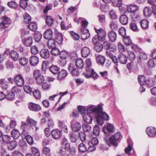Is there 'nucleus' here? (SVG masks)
<instances>
[{
  "label": "nucleus",
  "mask_w": 156,
  "mask_h": 156,
  "mask_svg": "<svg viewBox=\"0 0 156 156\" xmlns=\"http://www.w3.org/2000/svg\"><path fill=\"white\" fill-rule=\"evenodd\" d=\"M122 138L120 133L118 132L110 138L105 137L104 140L107 145H110L111 144L115 147H117L118 143L120 142Z\"/></svg>",
  "instance_id": "obj_1"
},
{
  "label": "nucleus",
  "mask_w": 156,
  "mask_h": 156,
  "mask_svg": "<svg viewBox=\"0 0 156 156\" xmlns=\"http://www.w3.org/2000/svg\"><path fill=\"white\" fill-rule=\"evenodd\" d=\"M96 117L98 123L100 125L103 124L104 120L108 121L109 119V115L105 112H102V110L98 113Z\"/></svg>",
  "instance_id": "obj_2"
},
{
  "label": "nucleus",
  "mask_w": 156,
  "mask_h": 156,
  "mask_svg": "<svg viewBox=\"0 0 156 156\" xmlns=\"http://www.w3.org/2000/svg\"><path fill=\"white\" fill-rule=\"evenodd\" d=\"M102 110H103V108L100 105H98L97 106H95L94 105L90 106L86 109V111L87 113H93L94 115H96V116L97 115L98 113L100 112Z\"/></svg>",
  "instance_id": "obj_3"
},
{
  "label": "nucleus",
  "mask_w": 156,
  "mask_h": 156,
  "mask_svg": "<svg viewBox=\"0 0 156 156\" xmlns=\"http://www.w3.org/2000/svg\"><path fill=\"white\" fill-rule=\"evenodd\" d=\"M34 77L36 82L38 84H41L44 81V77L42 75L41 71L38 70H35L33 72Z\"/></svg>",
  "instance_id": "obj_4"
},
{
  "label": "nucleus",
  "mask_w": 156,
  "mask_h": 156,
  "mask_svg": "<svg viewBox=\"0 0 156 156\" xmlns=\"http://www.w3.org/2000/svg\"><path fill=\"white\" fill-rule=\"evenodd\" d=\"M115 130V127L111 124H108L106 126H104L103 128V131L105 136V137H106L111 135Z\"/></svg>",
  "instance_id": "obj_5"
},
{
  "label": "nucleus",
  "mask_w": 156,
  "mask_h": 156,
  "mask_svg": "<svg viewBox=\"0 0 156 156\" xmlns=\"http://www.w3.org/2000/svg\"><path fill=\"white\" fill-rule=\"evenodd\" d=\"M94 29L97 34V35L98 37L99 41L100 42L104 41L105 40L106 37L105 31L101 28L97 29L94 27Z\"/></svg>",
  "instance_id": "obj_6"
},
{
  "label": "nucleus",
  "mask_w": 156,
  "mask_h": 156,
  "mask_svg": "<svg viewBox=\"0 0 156 156\" xmlns=\"http://www.w3.org/2000/svg\"><path fill=\"white\" fill-rule=\"evenodd\" d=\"M14 81L16 84L19 87H22L24 85V80L23 76L20 74L15 75Z\"/></svg>",
  "instance_id": "obj_7"
},
{
  "label": "nucleus",
  "mask_w": 156,
  "mask_h": 156,
  "mask_svg": "<svg viewBox=\"0 0 156 156\" xmlns=\"http://www.w3.org/2000/svg\"><path fill=\"white\" fill-rule=\"evenodd\" d=\"M83 75L87 78L92 77L94 80L98 79L99 77V75L94 71V69H92L86 71L85 73H83Z\"/></svg>",
  "instance_id": "obj_8"
},
{
  "label": "nucleus",
  "mask_w": 156,
  "mask_h": 156,
  "mask_svg": "<svg viewBox=\"0 0 156 156\" xmlns=\"http://www.w3.org/2000/svg\"><path fill=\"white\" fill-rule=\"evenodd\" d=\"M68 69L73 76H77L79 75L80 73L78 69L75 68L74 64L72 63H70L69 65Z\"/></svg>",
  "instance_id": "obj_9"
},
{
  "label": "nucleus",
  "mask_w": 156,
  "mask_h": 156,
  "mask_svg": "<svg viewBox=\"0 0 156 156\" xmlns=\"http://www.w3.org/2000/svg\"><path fill=\"white\" fill-rule=\"evenodd\" d=\"M11 20L9 18L5 16L2 22L0 23V29L8 27L9 24L11 23Z\"/></svg>",
  "instance_id": "obj_10"
},
{
  "label": "nucleus",
  "mask_w": 156,
  "mask_h": 156,
  "mask_svg": "<svg viewBox=\"0 0 156 156\" xmlns=\"http://www.w3.org/2000/svg\"><path fill=\"white\" fill-rule=\"evenodd\" d=\"M108 37L110 41L114 42L116 40L117 34L115 31L110 30L108 33Z\"/></svg>",
  "instance_id": "obj_11"
},
{
  "label": "nucleus",
  "mask_w": 156,
  "mask_h": 156,
  "mask_svg": "<svg viewBox=\"0 0 156 156\" xmlns=\"http://www.w3.org/2000/svg\"><path fill=\"white\" fill-rule=\"evenodd\" d=\"M28 108L30 110L34 112H38L41 109L39 105L32 102L29 103Z\"/></svg>",
  "instance_id": "obj_12"
},
{
  "label": "nucleus",
  "mask_w": 156,
  "mask_h": 156,
  "mask_svg": "<svg viewBox=\"0 0 156 156\" xmlns=\"http://www.w3.org/2000/svg\"><path fill=\"white\" fill-rule=\"evenodd\" d=\"M41 57L45 59H48L50 55L49 50L47 49H43L41 50L39 52Z\"/></svg>",
  "instance_id": "obj_13"
},
{
  "label": "nucleus",
  "mask_w": 156,
  "mask_h": 156,
  "mask_svg": "<svg viewBox=\"0 0 156 156\" xmlns=\"http://www.w3.org/2000/svg\"><path fill=\"white\" fill-rule=\"evenodd\" d=\"M39 59L38 57L36 56H31L29 59L30 65L32 66H36L39 62Z\"/></svg>",
  "instance_id": "obj_14"
},
{
  "label": "nucleus",
  "mask_w": 156,
  "mask_h": 156,
  "mask_svg": "<svg viewBox=\"0 0 156 156\" xmlns=\"http://www.w3.org/2000/svg\"><path fill=\"white\" fill-rule=\"evenodd\" d=\"M96 61L99 65H101L102 66L104 65L106 61L105 57L102 55H98L96 57Z\"/></svg>",
  "instance_id": "obj_15"
},
{
  "label": "nucleus",
  "mask_w": 156,
  "mask_h": 156,
  "mask_svg": "<svg viewBox=\"0 0 156 156\" xmlns=\"http://www.w3.org/2000/svg\"><path fill=\"white\" fill-rule=\"evenodd\" d=\"M57 79L58 80L64 79L68 75L67 71L64 69L61 70L57 74Z\"/></svg>",
  "instance_id": "obj_16"
},
{
  "label": "nucleus",
  "mask_w": 156,
  "mask_h": 156,
  "mask_svg": "<svg viewBox=\"0 0 156 156\" xmlns=\"http://www.w3.org/2000/svg\"><path fill=\"white\" fill-rule=\"evenodd\" d=\"M22 42L23 44L27 47L31 46L33 43L32 37L30 36L23 39Z\"/></svg>",
  "instance_id": "obj_17"
},
{
  "label": "nucleus",
  "mask_w": 156,
  "mask_h": 156,
  "mask_svg": "<svg viewBox=\"0 0 156 156\" xmlns=\"http://www.w3.org/2000/svg\"><path fill=\"white\" fill-rule=\"evenodd\" d=\"M51 133L53 138L55 139H59L62 136L61 131L57 129L52 130Z\"/></svg>",
  "instance_id": "obj_18"
},
{
  "label": "nucleus",
  "mask_w": 156,
  "mask_h": 156,
  "mask_svg": "<svg viewBox=\"0 0 156 156\" xmlns=\"http://www.w3.org/2000/svg\"><path fill=\"white\" fill-rule=\"evenodd\" d=\"M61 147L65 149L66 150H68L70 146V143L66 138H63L61 142Z\"/></svg>",
  "instance_id": "obj_19"
},
{
  "label": "nucleus",
  "mask_w": 156,
  "mask_h": 156,
  "mask_svg": "<svg viewBox=\"0 0 156 156\" xmlns=\"http://www.w3.org/2000/svg\"><path fill=\"white\" fill-rule=\"evenodd\" d=\"M109 27L111 30L117 31L119 28L118 24L116 20L111 21L109 24Z\"/></svg>",
  "instance_id": "obj_20"
},
{
  "label": "nucleus",
  "mask_w": 156,
  "mask_h": 156,
  "mask_svg": "<svg viewBox=\"0 0 156 156\" xmlns=\"http://www.w3.org/2000/svg\"><path fill=\"white\" fill-rule=\"evenodd\" d=\"M146 132L150 137H153L156 135V129L154 127H149L147 128Z\"/></svg>",
  "instance_id": "obj_21"
},
{
  "label": "nucleus",
  "mask_w": 156,
  "mask_h": 156,
  "mask_svg": "<svg viewBox=\"0 0 156 156\" xmlns=\"http://www.w3.org/2000/svg\"><path fill=\"white\" fill-rule=\"evenodd\" d=\"M71 128L73 131L75 132H78L81 129V125L79 122L73 123L72 122H71Z\"/></svg>",
  "instance_id": "obj_22"
},
{
  "label": "nucleus",
  "mask_w": 156,
  "mask_h": 156,
  "mask_svg": "<svg viewBox=\"0 0 156 156\" xmlns=\"http://www.w3.org/2000/svg\"><path fill=\"white\" fill-rule=\"evenodd\" d=\"M82 56L84 58L87 57L90 53V49L87 47H85L82 48L81 50Z\"/></svg>",
  "instance_id": "obj_23"
},
{
  "label": "nucleus",
  "mask_w": 156,
  "mask_h": 156,
  "mask_svg": "<svg viewBox=\"0 0 156 156\" xmlns=\"http://www.w3.org/2000/svg\"><path fill=\"white\" fill-rule=\"evenodd\" d=\"M43 35L44 38L46 39H51L53 36V33L51 29H47L44 31Z\"/></svg>",
  "instance_id": "obj_24"
},
{
  "label": "nucleus",
  "mask_w": 156,
  "mask_h": 156,
  "mask_svg": "<svg viewBox=\"0 0 156 156\" xmlns=\"http://www.w3.org/2000/svg\"><path fill=\"white\" fill-rule=\"evenodd\" d=\"M49 70L54 75H57L59 72L60 68L56 65H52L50 67Z\"/></svg>",
  "instance_id": "obj_25"
},
{
  "label": "nucleus",
  "mask_w": 156,
  "mask_h": 156,
  "mask_svg": "<svg viewBox=\"0 0 156 156\" xmlns=\"http://www.w3.org/2000/svg\"><path fill=\"white\" fill-rule=\"evenodd\" d=\"M118 61L122 64H125L127 62V59L125 55L121 54L118 56Z\"/></svg>",
  "instance_id": "obj_26"
},
{
  "label": "nucleus",
  "mask_w": 156,
  "mask_h": 156,
  "mask_svg": "<svg viewBox=\"0 0 156 156\" xmlns=\"http://www.w3.org/2000/svg\"><path fill=\"white\" fill-rule=\"evenodd\" d=\"M63 40V37L62 34L58 33L56 34L55 41L59 44H62Z\"/></svg>",
  "instance_id": "obj_27"
},
{
  "label": "nucleus",
  "mask_w": 156,
  "mask_h": 156,
  "mask_svg": "<svg viewBox=\"0 0 156 156\" xmlns=\"http://www.w3.org/2000/svg\"><path fill=\"white\" fill-rule=\"evenodd\" d=\"M138 9V7L136 5H130L127 7L128 11L131 13L134 12L136 11Z\"/></svg>",
  "instance_id": "obj_28"
},
{
  "label": "nucleus",
  "mask_w": 156,
  "mask_h": 156,
  "mask_svg": "<svg viewBox=\"0 0 156 156\" xmlns=\"http://www.w3.org/2000/svg\"><path fill=\"white\" fill-rule=\"evenodd\" d=\"M0 84L1 85V87L3 89L5 90L8 88L9 82L5 78L0 80Z\"/></svg>",
  "instance_id": "obj_29"
},
{
  "label": "nucleus",
  "mask_w": 156,
  "mask_h": 156,
  "mask_svg": "<svg viewBox=\"0 0 156 156\" xmlns=\"http://www.w3.org/2000/svg\"><path fill=\"white\" fill-rule=\"evenodd\" d=\"M54 20L51 16H47L45 19V23L49 27H51L53 24Z\"/></svg>",
  "instance_id": "obj_30"
},
{
  "label": "nucleus",
  "mask_w": 156,
  "mask_h": 156,
  "mask_svg": "<svg viewBox=\"0 0 156 156\" xmlns=\"http://www.w3.org/2000/svg\"><path fill=\"white\" fill-rule=\"evenodd\" d=\"M10 56L11 58L15 61L17 60L19 57V53L17 51L14 50L11 51Z\"/></svg>",
  "instance_id": "obj_31"
},
{
  "label": "nucleus",
  "mask_w": 156,
  "mask_h": 156,
  "mask_svg": "<svg viewBox=\"0 0 156 156\" xmlns=\"http://www.w3.org/2000/svg\"><path fill=\"white\" fill-rule=\"evenodd\" d=\"M128 17L125 15H121L119 18V21L123 25H126L128 22Z\"/></svg>",
  "instance_id": "obj_32"
},
{
  "label": "nucleus",
  "mask_w": 156,
  "mask_h": 156,
  "mask_svg": "<svg viewBox=\"0 0 156 156\" xmlns=\"http://www.w3.org/2000/svg\"><path fill=\"white\" fill-rule=\"evenodd\" d=\"M83 119L87 123L90 124L92 121V119L91 115L88 114H84L83 116Z\"/></svg>",
  "instance_id": "obj_33"
},
{
  "label": "nucleus",
  "mask_w": 156,
  "mask_h": 156,
  "mask_svg": "<svg viewBox=\"0 0 156 156\" xmlns=\"http://www.w3.org/2000/svg\"><path fill=\"white\" fill-rule=\"evenodd\" d=\"M29 62V59L28 58L25 57H21L19 60L20 64L23 66L27 65L28 64Z\"/></svg>",
  "instance_id": "obj_34"
},
{
  "label": "nucleus",
  "mask_w": 156,
  "mask_h": 156,
  "mask_svg": "<svg viewBox=\"0 0 156 156\" xmlns=\"http://www.w3.org/2000/svg\"><path fill=\"white\" fill-rule=\"evenodd\" d=\"M34 38L36 42H39L42 37V35L40 32H35L34 34Z\"/></svg>",
  "instance_id": "obj_35"
},
{
  "label": "nucleus",
  "mask_w": 156,
  "mask_h": 156,
  "mask_svg": "<svg viewBox=\"0 0 156 156\" xmlns=\"http://www.w3.org/2000/svg\"><path fill=\"white\" fill-rule=\"evenodd\" d=\"M138 80L140 85H145L146 83V80L143 75H139L138 77Z\"/></svg>",
  "instance_id": "obj_36"
},
{
  "label": "nucleus",
  "mask_w": 156,
  "mask_h": 156,
  "mask_svg": "<svg viewBox=\"0 0 156 156\" xmlns=\"http://www.w3.org/2000/svg\"><path fill=\"white\" fill-rule=\"evenodd\" d=\"M75 64L77 68L79 69L83 68L84 66V63L82 59L79 58L76 59Z\"/></svg>",
  "instance_id": "obj_37"
},
{
  "label": "nucleus",
  "mask_w": 156,
  "mask_h": 156,
  "mask_svg": "<svg viewBox=\"0 0 156 156\" xmlns=\"http://www.w3.org/2000/svg\"><path fill=\"white\" fill-rule=\"evenodd\" d=\"M58 126L61 128L62 131H63L65 133L68 132L67 128L66 126L63 121H61L59 120L58 123Z\"/></svg>",
  "instance_id": "obj_38"
},
{
  "label": "nucleus",
  "mask_w": 156,
  "mask_h": 156,
  "mask_svg": "<svg viewBox=\"0 0 156 156\" xmlns=\"http://www.w3.org/2000/svg\"><path fill=\"white\" fill-rule=\"evenodd\" d=\"M123 41L126 46H129L132 44V40L129 36H125L123 38Z\"/></svg>",
  "instance_id": "obj_39"
},
{
  "label": "nucleus",
  "mask_w": 156,
  "mask_h": 156,
  "mask_svg": "<svg viewBox=\"0 0 156 156\" xmlns=\"http://www.w3.org/2000/svg\"><path fill=\"white\" fill-rule=\"evenodd\" d=\"M143 13L145 16L149 17L152 14L150 8L149 7H146L144 9Z\"/></svg>",
  "instance_id": "obj_40"
},
{
  "label": "nucleus",
  "mask_w": 156,
  "mask_h": 156,
  "mask_svg": "<svg viewBox=\"0 0 156 156\" xmlns=\"http://www.w3.org/2000/svg\"><path fill=\"white\" fill-rule=\"evenodd\" d=\"M11 136L15 139L18 138L20 136V133L16 129H13L11 131Z\"/></svg>",
  "instance_id": "obj_41"
},
{
  "label": "nucleus",
  "mask_w": 156,
  "mask_h": 156,
  "mask_svg": "<svg viewBox=\"0 0 156 156\" xmlns=\"http://www.w3.org/2000/svg\"><path fill=\"white\" fill-rule=\"evenodd\" d=\"M140 23L141 27L143 29H146L148 27L149 22L146 19L141 20L140 22Z\"/></svg>",
  "instance_id": "obj_42"
},
{
  "label": "nucleus",
  "mask_w": 156,
  "mask_h": 156,
  "mask_svg": "<svg viewBox=\"0 0 156 156\" xmlns=\"http://www.w3.org/2000/svg\"><path fill=\"white\" fill-rule=\"evenodd\" d=\"M155 83V80L152 78H149L148 80H146L147 85L149 87H151L153 86Z\"/></svg>",
  "instance_id": "obj_43"
},
{
  "label": "nucleus",
  "mask_w": 156,
  "mask_h": 156,
  "mask_svg": "<svg viewBox=\"0 0 156 156\" xmlns=\"http://www.w3.org/2000/svg\"><path fill=\"white\" fill-rule=\"evenodd\" d=\"M28 27L30 30L35 32L37 30V25L35 23L32 22L28 25Z\"/></svg>",
  "instance_id": "obj_44"
},
{
  "label": "nucleus",
  "mask_w": 156,
  "mask_h": 156,
  "mask_svg": "<svg viewBox=\"0 0 156 156\" xmlns=\"http://www.w3.org/2000/svg\"><path fill=\"white\" fill-rule=\"evenodd\" d=\"M47 45L50 48H53L56 47L55 41L54 40L51 39L48 40Z\"/></svg>",
  "instance_id": "obj_45"
},
{
  "label": "nucleus",
  "mask_w": 156,
  "mask_h": 156,
  "mask_svg": "<svg viewBox=\"0 0 156 156\" xmlns=\"http://www.w3.org/2000/svg\"><path fill=\"white\" fill-rule=\"evenodd\" d=\"M82 128L84 132L89 133L91 131V127L88 125L84 124L82 125Z\"/></svg>",
  "instance_id": "obj_46"
},
{
  "label": "nucleus",
  "mask_w": 156,
  "mask_h": 156,
  "mask_svg": "<svg viewBox=\"0 0 156 156\" xmlns=\"http://www.w3.org/2000/svg\"><path fill=\"white\" fill-rule=\"evenodd\" d=\"M8 143L9 145L8 146V148L10 150H13L17 146V143L15 140L10 141Z\"/></svg>",
  "instance_id": "obj_47"
},
{
  "label": "nucleus",
  "mask_w": 156,
  "mask_h": 156,
  "mask_svg": "<svg viewBox=\"0 0 156 156\" xmlns=\"http://www.w3.org/2000/svg\"><path fill=\"white\" fill-rule=\"evenodd\" d=\"M112 3L114 6L119 7L122 5V0H112Z\"/></svg>",
  "instance_id": "obj_48"
},
{
  "label": "nucleus",
  "mask_w": 156,
  "mask_h": 156,
  "mask_svg": "<svg viewBox=\"0 0 156 156\" xmlns=\"http://www.w3.org/2000/svg\"><path fill=\"white\" fill-rule=\"evenodd\" d=\"M94 50L97 52H100L102 51L103 48V46L100 43H98L94 44Z\"/></svg>",
  "instance_id": "obj_49"
},
{
  "label": "nucleus",
  "mask_w": 156,
  "mask_h": 156,
  "mask_svg": "<svg viewBox=\"0 0 156 156\" xmlns=\"http://www.w3.org/2000/svg\"><path fill=\"white\" fill-rule=\"evenodd\" d=\"M147 57L146 55L143 53H140L139 56V58L137 59V62L138 63H140L141 61L146 59Z\"/></svg>",
  "instance_id": "obj_50"
},
{
  "label": "nucleus",
  "mask_w": 156,
  "mask_h": 156,
  "mask_svg": "<svg viewBox=\"0 0 156 156\" xmlns=\"http://www.w3.org/2000/svg\"><path fill=\"white\" fill-rule=\"evenodd\" d=\"M129 27L133 31L136 32L139 31L136 24L134 22H131L130 23Z\"/></svg>",
  "instance_id": "obj_51"
},
{
  "label": "nucleus",
  "mask_w": 156,
  "mask_h": 156,
  "mask_svg": "<svg viewBox=\"0 0 156 156\" xmlns=\"http://www.w3.org/2000/svg\"><path fill=\"white\" fill-rule=\"evenodd\" d=\"M34 96L36 99H39L41 98V92L37 89L34 90L33 92Z\"/></svg>",
  "instance_id": "obj_52"
},
{
  "label": "nucleus",
  "mask_w": 156,
  "mask_h": 156,
  "mask_svg": "<svg viewBox=\"0 0 156 156\" xmlns=\"http://www.w3.org/2000/svg\"><path fill=\"white\" fill-rule=\"evenodd\" d=\"M86 71H88L91 69L90 67L91 66V61L90 59L87 58L86 61Z\"/></svg>",
  "instance_id": "obj_53"
},
{
  "label": "nucleus",
  "mask_w": 156,
  "mask_h": 156,
  "mask_svg": "<svg viewBox=\"0 0 156 156\" xmlns=\"http://www.w3.org/2000/svg\"><path fill=\"white\" fill-rule=\"evenodd\" d=\"M31 155L34 156H40V154L39 150L35 147H32L31 148Z\"/></svg>",
  "instance_id": "obj_54"
},
{
  "label": "nucleus",
  "mask_w": 156,
  "mask_h": 156,
  "mask_svg": "<svg viewBox=\"0 0 156 156\" xmlns=\"http://www.w3.org/2000/svg\"><path fill=\"white\" fill-rule=\"evenodd\" d=\"M8 6L10 8L12 9L16 8L18 6V4L15 1H12L8 3Z\"/></svg>",
  "instance_id": "obj_55"
},
{
  "label": "nucleus",
  "mask_w": 156,
  "mask_h": 156,
  "mask_svg": "<svg viewBox=\"0 0 156 156\" xmlns=\"http://www.w3.org/2000/svg\"><path fill=\"white\" fill-rule=\"evenodd\" d=\"M2 140L4 143L7 144L10 142L11 137L7 135H2Z\"/></svg>",
  "instance_id": "obj_56"
},
{
  "label": "nucleus",
  "mask_w": 156,
  "mask_h": 156,
  "mask_svg": "<svg viewBox=\"0 0 156 156\" xmlns=\"http://www.w3.org/2000/svg\"><path fill=\"white\" fill-rule=\"evenodd\" d=\"M78 148L80 151L82 152H84L87 151V148L86 145L82 143L79 144Z\"/></svg>",
  "instance_id": "obj_57"
},
{
  "label": "nucleus",
  "mask_w": 156,
  "mask_h": 156,
  "mask_svg": "<svg viewBox=\"0 0 156 156\" xmlns=\"http://www.w3.org/2000/svg\"><path fill=\"white\" fill-rule=\"evenodd\" d=\"M15 97V95L14 93L11 92L6 95V98L9 101H12L14 99Z\"/></svg>",
  "instance_id": "obj_58"
},
{
  "label": "nucleus",
  "mask_w": 156,
  "mask_h": 156,
  "mask_svg": "<svg viewBox=\"0 0 156 156\" xmlns=\"http://www.w3.org/2000/svg\"><path fill=\"white\" fill-rule=\"evenodd\" d=\"M27 122L28 124H29L30 126H35L37 124V122L33 119L28 117L27 119Z\"/></svg>",
  "instance_id": "obj_59"
},
{
  "label": "nucleus",
  "mask_w": 156,
  "mask_h": 156,
  "mask_svg": "<svg viewBox=\"0 0 156 156\" xmlns=\"http://www.w3.org/2000/svg\"><path fill=\"white\" fill-rule=\"evenodd\" d=\"M109 14L110 17L112 19H116L117 18L115 11L113 10H112L109 11Z\"/></svg>",
  "instance_id": "obj_60"
},
{
  "label": "nucleus",
  "mask_w": 156,
  "mask_h": 156,
  "mask_svg": "<svg viewBox=\"0 0 156 156\" xmlns=\"http://www.w3.org/2000/svg\"><path fill=\"white\" fill-rule=\"evenodd\" d=\"M128 53L129 59L131 61L134 60L136 58V55L132 51H128Z\"/></svg>",
  "instance_id": "obj_61"
},
{
  "label": "nucleus",
  "mask_w": 156,
  "mask_h": 156,
  "mask_svg": "<svg viewBox=\"0 0 156 156\" xmlns=\"http://www.w3.org/2000/svg\"><path fill=\"white\" fill-rule=\"evenodd\" d=\"M30 51L33 55H36L39 52L38 49L36 45L32 46L30 48Z\"/></svg>",
  "instance_id": "obj_62"
},
{
  "label": "nucleus",
  "mask_w": 156,
  "mask_h": 156,
  "mask_svg": "<svg viewBox=\"0 0 156 156\" xmlns=\"http://www.w3.org/2000/svg\"><path fill=\"white\" fill-rule=\"evenodd\" d=\"M24 22L26 23H29L31 21V18L30 16L27 13H26L24 16Z\"/></svg>",
  "instance_id": "obj_63"
},
{
  "label": "nucleus",
  "mask_w": 156,
  "mask_h": 156,
  "mask_svg": "<svg viewBox=\"0 0 156 156\" xmlns=\"http://www.w3.org/2000/svg\"><path fill=\"white\" fill-rule=\"evenodd\" d=\"M119 34L123 37L126 36V30L123 27H121L119 30Z\"/></svg>",
  "instance_id": "obj_64"
}]
</instances>
